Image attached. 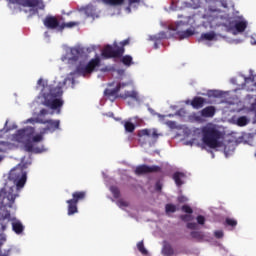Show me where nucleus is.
Returning <instances> with one entry per match:
<instances>
[{
  "label": "nucleus",
  "mask_w": 256,
  "mask_h": 256,
  "mask_svg": "<svg viewBox=\"0 0 256 256\" xmlns=\"http://www.w3.org/2000/svg\"><path fill=\"white\" fill-rule=\"evenodd\" d=\"M10 181H13L16 186L10 187L7 191L2 190L0 192V201L1 206L0 209H3V212L0 213V256H9L11 255V251L13 248L8 246L5 249H1V246L7 241L5 237V229H7V225H9V221H11V212L7 209H11L13 204L15 203V199H17L18 195L15 194V189L19 191L25 187V183H27V173L23 172L21 169L11 170L8 176Z\"/></svg>",
  "instance_id": "nucleus-1"
},
{
  "label": "nucleus",
  "mask_w": 256,
  "mask_h": 256,
  "mask_svg": "<svg viewBox=\"0 0 256 256\" xmlns=\"http://www.w3.org/2000/svg\"><path fill=\"white\" fill-rule=\"evenodd\" d=\"M38 85L42 87L40 97H42V105L45 107H48L49 109H52L53 111H57V114L59 115L61 113V107L64 105V101L61 98L63 95V88L61 86H53L46 84L45 81H43V78H40L37 82Z\"/></svg>",
  "instance_id": "nucleus-2"
},
{
  "label": "nucleus",
  "mask_w": 256,
  "mask_h": 256,
  "mask_svg": "<svg viewBox=\"0 0 256 256\" xmlns=\"http://www.w3.org/2000/svg\"><path fill=\"white\" fill-rule=\"evenodd\" d=\"M223 133L214 125H206L202 128V142L210 149H217L221 147V139Z\"/></svg>",
  "instance_id": "nucleus-3"
},
{
  "label": "nucleus",
  "mask_w": 256,
  "mask_h": 256,
  "mask_svg": "<svg viewBox=\"0 0 256 256\" xmlns=\"http://www.w3.org/2000/svg\"><path fill=\"white\" fill-rule=\"evenodd\" d=\"M33 135H35V128L28 126L26 128L17 130L15 139L19 143H23L24 151H26V153H41L40 150L35 149L33 146V142L31 141V137H33Z\"/></svg>",
  "instance_id": "nucleus-4"
},
{
  "label": "nucleus",
  "mask_w": 256,
  "mask_h": 256,
  "mask_svg": "<svg viewBox=\"0 0 256 256\" xmlns=\"http://www.w3.org/2000/svg\"><path fill=\"white\" fill-rule=\"evenodd\" d=\"M160 135L155 128H145L138 131V141L140 145H155Z\"/></svg>",
  "instance_id": "nucleus-5"
},
{
  "label": "nucleus",
  "mask_w": 256,
  "mask_h": 256,
  "mask_svg": "<svg viewBox=\"0 0 256 256\" xmlns=\"http://www.w3.org/2000/svg\"><path fill=\"white\" fill-rule=\"evenodd\" d=\"M87 197L86 191H75L72 193V199H69L66 201L68 205V212L67 214L69 216L75 215V213H79V208H77V205L79 201H85V198Z\"/></svg>",
  "instance_id": "nucleus-6"
},
{
  "label": "nucleus",
  "mask_w": 256,
  "mask_h": 256,
  "mask_svg": "<svg viewBox=\"0 0 256 256\" xmlns=\"http://www.w3.org/2000/svg\"><path fill=\"white\" fill-rule=\"evenodd\" d=\"M96 67H101V58L99 57L92 58L88 62V65L79 64L76 67V73L82 75V77H86V75H91Z\"/></svg>",
  "instance_id": "nucleus-7"
},
{
  "label": "nucleus",
  "mask_w": 256,
  "mask_h": 256,
  "mask_svg": "<svg viewBox=\"0 0 256 256\" xmlns=\"http://www.w3.org/2000/svg\"><path fill=\"white\" fill-rule=\"evenodd\" d=\"M113 46L106 45L102 50V57L104 59H121L123 54L125 53V48L117 46V44Z\"/></svg>",
  "instance_id": "nucleus-8"
},
{
  "label": "nucleus",
  "mask_w": 256,
  "mask_h": 256,
  "mask_svg": "<svg viewBox=\"0 0 256 256\" xmlns=\"http://www.w3.org/2000/svg\"><path fill=\"white\" fill-rule=\"evenodd\" d=\"M170 29L171 31H175V35L180 41L183 39H188V37H192V35H195V31L191 29L183 31V21L176 22L175 26H171Z\"/></svg>",
  "instance_id": "nucleus-9"
},
{
  "label": "nucleus",
  "mask_w": 256,
  "mask_h": 256,
  "mask_svg": "<svg viewBox=\"0 0 256 256\" xmlns=\"http://www.w3.org/2000/svg\"><path fill=\"white\" fill-rule=\"evenodd\" d=\"M124 87H127V83L119 82L114 88H106L104 90V97H107V99H110V101H115V99L121 98L119 91L124 89Z\"/></svg>",
  "instance_id": "nucleus-10"
},
{
  "label": "nucleus",
  "mask_w": 256,
  "mask_h": 256,
  "mask_svg": "<svg viewBox=\"0 0 256 256\" xmlns=\"http://www.w3.org/2000/svg\"><path fill=\"white\" fill-rule=\"evenodd\" d=\"M43 25L46 29H50L52 31L58 30L61 32V22L56 16L48 15L43 19Z\"/></svg>",
  "instance_id": "nucleus-11"
},
{
  "label": "nucleus",
  "mask_w": 256,
  "mask_h": 256,
  "mask_svg": "<svg viewBox=\"0 0 256 256\" xmlns=\"http://www.w3.org/2000/svg\"><path fill=\"white\" fill-rule=\"evenodd\" d=\"M161 167L160 166H148V165H139L135 169V175H147L149 173H160Z\"/></svg>",
  "instance_id": "nucleus-12"
},
{
  "label": "nucleus",
  "mask_w": 256,
  "mask_h": 256,
  "mask_svg": "<svg viewBox=\"0 0 256 256\" xmlns=\"http://www.w3.org/2000/svg\"><path fill=\"white\" fill-rule=\"evenodd\" d=\"M230 27L234 26V29L238 33H243L247 29V21L243 20V16H237L234 20L229 22Z\"/></svg>",
  "instance_id": "nucleus-13"
},
{
  "label": "nucleus",
  "mask_w": 256,
  "mask_h": 256,
  "mask_svg": "<svg viewBox=\"0 0 256 256\" xmlns=\"http://www.w3.org/2000/svg\"><path fill=\"white\" fill-rule=\"evenodd\" d=\"M186 105H191L193 109H203L207 105V99L201 96H195L192 100H186Z\"/></svg>",
  "instance_id": "nucleus-14"
},
{
  "label": "nucleus",
  "mask_w": 256,
  "mask_h": 256,
  "mask_svg": "<svg viewBox=\"0 0 256 256\" xmlns=\"http://www.w3.org/2000/svg\"><path fill=\"white\" fill-rule=\"evenodd\" d=\"M22 7H38L39 9H45V4L43 0H16Z\"/></svg>",
  "instance_id": "nucleus-15"
},
{
  "label": "nucleus",
  "mask_w": 256,
  "mask_h": 256,
  "mask_svg": "<svg viewBox=\"0 0 256 256\" xmlns=\"http://www.w3.org/2000/svg\"><path fill=\"white\" fill-rule=\"evenodd\" d=\"M42 125H47L44 131H51L53 133V131H57V129H59L61 121L53 119L43 120Z\"/></svg>",
  "instance_id": "nucleus-16"
},
{
  "label": "nucleus",
  "mask_w": 256,
  "mask_h": 256,
  "mask_svg": "<svg viewBox=\"0 0 256 256\" xmlns=\"http://www.w3.org/2000/svg\"><path fill=\"white\" fill-rule=\"evenodd\" d=\"M216 112L217 110L215 109V106H208L202 109L200 114H201V117L211 118V117H215Z\"/></svg>",
  "instance_id": "nucleus-17"
},
{
  "label": "nucleus",
  "mask_w": 256,
  "mask_h": 256,
  "mask_svg": "<svg viewBox=\"0 0 256 256\" xmlns=\"http://www.w3.org/2000/svg\"><path fill=\"white\" fill-rule=\"evenodd\" d=\"M12 230L14 231V233H16V235H21L25 231V226H23V223H21V221L14 220L12 222Z\"/></svg>",
  "instance_id": "nucleus-18"
},
{
  "label": "nucleus",
  "mask_w": 256,
  "mask_h": 256,
  "mask_svg": "<svg viewBox=\"0 0 256 256\" xmlns=\"http://www.w3.org/2000/svg\"><path fill=\"white\" fill-rule=\"evenodd\" d=\"M120 99H134L139 100V94L136 91H126L124 94H120Z\"/></svg>",
  "instance_id": "nucleus-19"
},
{
  "label": "nucleus",
  "mask_w": 256,
  "mask_h": 256,
  "mask_svg": "<svg viewBox=\"0 0 256 256\" xmlns=\"http://www.w3.org/2000/svg\"><path fill=\"white\" fill-rule=\"evenodd\" d=\"M162 255L164 256H172L175 255V250L173 249V246L171 244L164 242L163 248H162Z\"/></svg>",
  "instance_id": "nucleus-20"
},
{
  "label": "nucleus",
  "mask_w": 256,
  "mask_h": 256,
  "mask_svg": "<svg viewBox=\"0 0 256 256\" xmlns=\"http://www.w3.org/2000/svg\"><path fill=\"white\" fill-rule=\"evenodd\" d=\"M182 179H185V173L183 172H176L173 174V180L175 181V184L177 187H181L185 182H183Z\"/></svg>",
  "instance_id": "nucleus-21"
},
{
  "label": "nucleus",
  "mask_w": 256,
  "mask_h": 256,
  "mask_svg": "<svg viewBox=\"0 0 256 256\" xmlns=\"http://www.w3.org/2000/svg\"><path fill=\"white\" fill-rule=\"evenodd\" d=\"M120 58L121 63H123L125 67H131V65H135V62H133V56L131 55H122Z\"/></svg>",
  "instance_id": "nucleus-22"
},
{
  "label": "nucleus",
  "mask_w": 256,
  "mask_h": 256,
  "mask_svg": "<svg viewBox=\"0 0 256 256\" xmlns=\"http://www.w3.org/2000/svg\"><path fill=\"white\" fill-rule=\"evenodd\" d=\"M190 235L192 239H195V241H198V243H201L205 240V234H203V232L192 231Z\"/></svg>",
  "instance_id": "nucleus-23"
},
{
  "label": "nucleus",
  "mask_w": 256,
  "mask_h": 256,
  "mask_svg": "<svg viewBox=\"0 0 256 256\" xmlns=\"http://www.w3.org/2000/svg\"><path fill=\"white\" fill-rule=\"evenodd\" d=\"M70 53L72 55L70 58L71 61H79V57L81 56L79 48H71Z\"/></svg>",
  "instance_id": "nucleus-24"
},
{
  "label": "nucleus",
  "mask_w": 256,
  "mask_h": 256,
  "mask_svg": "<svg viewBox=\"0 0 256 256\" xmlns=\"http://www.w3.org/2000/svg\"><path fill=\"white\" fill-rule=\"evenodd\" d=\"M77 26V22H68V23H61L60 24V33L63 32L64 29H71L73 27Z\"/></svg>",
  "instance_id": "nucleus-25"
},
{
  "label": "nucleus",
  "mask_w": 256,
  "mask_h": 256,
  "mask_svg": "<svg viewBox=\"0 0 256 256\" xmlns=\"http://www.w3.org/2000/svg\"><path fill=\"white\" fill-rule=\"evenodd\" d=\"M215 37H216L215 32H208V33L201 34V39H203L204 41H213Z\"/></svg>",
  "instance_id": "nucleus-26"
},
{
  "label": "nucleus",
  "mask_w": 256,
  "mask_h": 256,
  "mask_svg": "<svg viewBox=\"0 0 256 256\" xmlns=\"http://www.w3.org/2000/svg\"><path fill=\"white\" fill-rule=\"evenodd\" d=\"M102 1L106 5H113V6L123 5V3H125V0H102Z\"/></svg>",
  "instance_id": "nucleus-27"
},
{
  "label": "nucleus",
  "mask_w": 256,
  "mask_h": 256,
  "mask_svg": "<svg viewBox=\"0 0 256 256\" xmlns=\"http://www.w3.org/2000/svg\"><path fill=\"white\" fill-rule=\"evenodd\" d=\"M110 191H111L114 199H119V197H121V191L119 190V188L117 186H111Z\"/></svg>",
  "instance_id": "nucleus-28"
},
{
  "label": "nucleus",
  "mask_w": 256,
  "mask_h": 256,
  "mask_svg": "<svg viewBox=\"0 0 256 256\" xmlns=\"http://www.w3.org/2000/svg\"><path fill=\"white\" fill-rule=\"evenodd\" d=\"M124 128H125V131H127V133H133V131H135V124L127 121L124 124Z\"/></svg>",
  "instance_id": "nucleus-29"
},
{
  "label": "nucleus",
  "mask_w": 256,
  "mask_h": 256,
  "mask_svg": "<svg viewBox=\"0 0 256 256\" xmlns=\"http://www.w3.org/2000/svg\"><path fill=\"white\" fill-rule=\"evenodd\" d=\"M224 224L227 225L228 227L235 228L237 227V220L233 218H226Z\"/></svg>",
  "instance_id": "nucleus-30"
},
{
  "label": "nucleus",
  "mask_w": 256,
  "mask_h": 256,
  "mask_svg": "<svg viewBox=\"0 0 256 256\" xmlns=\"http://www.w3.org/2000/svg\"><path fill=\"white\" fill-rule=\"evenodd\" d=\"M137 249L140 253H142V255H147V249H145V244L143 243V241H140L137 243Z\"/></svg>",
  "instance_id": "nucleus-31"
},
{
  "label": "nucleus",
  "mask_w": 256,
  "mask_h": 256,
  "mask_svg": "<svg viewBox=\"0 0 256 256\" xmlns=\"http://www.w3.org/2000/svg\"><path fill=\"white\" fill-rule=\"evenodd\" d=\"M247 123H249V121L247 120V117H245V116L239 117L237 119V125L239 127H245V125H247Z\"/></svg>",
  "instance_id": "nucleus-32"
},
{
  "label": "nucleus",
  "mask_w": 256,
  "mask_h": 256,
  "mask_svg": "<svg viewBox=\"0 0 256 256\" xmlns=\"http://www.w3.org/2000/svg\"><path fill=\"white\" fill-rule=\"evenodd\" d=\"M165 211L166 213H175V211H177V206H175V204H166Z\"/></svg>",
  "instance_id": "nucleus-33"
},
{
  "label": "nucleus",
  "mask_w": 256,
  "mask_h": 256,
  "mask_svg": "<svg viewBox=\"0 0 256 256\" xmlns=\"http://www.w3.org/2000/svg\"><path fill=\"white\" fill-rule=\"evenodd\" d=\"M41 141H43V134H37L31 137L32 143H41Z\"/></svg>",
  "instance_id": "nucleus-34"
},
{
  "label": "nucleus",
  "mask_w": 256,
  "mask_h": 256,
  "mask_svg": "<svg viewBox=\"0 0 256 256\" xmlns=\"http://www.w3.org/2000/svg\"><path fill=\"white\" fill-rule=\"evenodd\" d=\"M183 213H187L188 215H193V208L189 205H183L182 206Z\"/></svg>",
  "instance_id": "nucleus-35"
},
{
  "label": "nucleus",
  "mask_w": 256,
  "mask_h": 256,
  "mask_svg": "<svg viewBox=\"0 0 256 256\" xmlns=\"http://www.w3.org/2000/svg\"><path fill=\"white\" fill-rule=\"evenodd\" d=\"M26 123H40L43 125V119L37 117V118H29L26 120Z\"/></svg>",
  "instance_id": "nucleus-36"
},
{
  "label": "nucleus",
  "mask_w": 256,
  "mask_h": 256,
  "mask_svg": "<svg viewBox=\"0 0 256 256\" xmlns=\"http://www.w3.org/2000/svg\"><path fill=\"white\" fill-rule=\"evenodd\" d=\"M180 219L182 221H184L185 223L191 221L193 219V217L191 216V214H183L180 216Z\"/></svg>",
  "instance_id": "nucleus-37"
},
{
  "label": "nucleus",
  "mask_w": 256,
  "mask_h": 256,
  "mask_svg": "<svg viewBox=\"0 0 256 256\" xmlns=\"http://www.w3.org/2000/svg\"><path fill=\"white\" fill-rule=\"evenodd\" d=\"M116 205H118L120 208L129 207V203L127 201H124L123 199L118 200L116 202Z\"/></svg>",
  "instance_id": "nucleus-38"
},
{
  "label": "nucleus",
  "mask_w": 256,
  "mask_h": 256,
  "mask_svg": "<svg viewBox=\"0 0 256 256\" xmlns=\"http://www.w3.org/2000/svg\"><path fill=\"white\" fill-rule=\"evenodd\" d=\"M196 221H197L198 225H205V216L198 215L196 217Z\"/></svg>",
  "instance_id": "nucleus-39"
},
{
  "label": "nucleus",
  "mask_w": 256,
  "mask_h": 256,
  "mask_svg": "<svg viewBox=\"0 0 256 256\" xmlns=\"http://www.w3.org/2000/svg\"><path fill=\"white\" fill-rule=\"evenodd\" d=\"M224 233L222 230H217L214 232V237H216V239H223Z\"/></svg>",
  "instance_id": "nucleus-40"
},
{
  "label": "nucleus",
  "mask_w": 256,
  "mask_h": 256,
  "mask_svg": "<svg viewBox=\"0 0 256 256\" xmlns=\"http://www.w3.org/2000/svg\"><path fill=\"white\" fill-rule=\"evenodd\" d=\"M129 43H131V39H126V40H123L122 42H120V47H122L123 49H125V46L126 45H129Z\"/></svg>",
  "instance_id": "nucleus-41"
},
{
  "label": "nucleus",
  "mask_w": 256,
  "mask_h": 256,
  "mask_svg": "<svg viewBox=\"0 0 256 256\" xmlns=\"http://www.w3.org/2000/svg\"><path fill=\"white\" fill-rule=\"evenodd\" d=\"M187 229H197V223L189 222L187 223Z\"/></svg>",
  "instance_id": "nucleus-42"
},
{
  "label": "nucleus",
  "mask_w": 256,
  "mask_h": 256,
  "mask_svg": "<svg viewBox=\"0 0 256 256\" xmlns=\"http://www.w3.org/2000/svg\"><path fill=\"white\" fill-rule=\"evenodd\" d=\"M156 191H161L163 189V184L160 181L156 182L155 184Z\"/></svg>",
  "instance_id": "nucleus-43"
},
{
  "label": "nucleus",
  "mask_w": 256,
  "mask_h": 256,
  "mask_svg": "<svg viewBox=\"0 0 256 256\" xmlns=\"http://www.w3.org/2000/svg\"><path fill=\"white\" fill-rule=\"evenodd\" d=\"M179 203H187L189 199L186 196H181L178 198Z\"/></svg>",
  "instance_id": "nucleus-44"
},
{
  "label": "nucleus",
  "mask_w": 256,
  "mask_h": 256,
  "mask_svg": "<svg viewBox=\"0 0 256 256\" xmlns=\"http://www.w3.org/2000/svg\"><path fill=\"white\" fill-rule=\"evenodd\" d=\"M49 113V111H47V109L43 108L40 110L39 115H41L42 117H45V115H47Z\"/></svg>",
  "instance_id": "nucleus-45"
},
{
  "label": "nucleus",
  "mask_w": 256,
  "mask_h": 256,
  "mask_svg": "<svg viewBox=\"0 0 256 256\" xmlns=\"http://www.w3.org/2000/svg\"><path fill=\"white\" fill-rule=\"evenodd\" d=\"M221 5L224 7V9H227L229 7V3L227 0H220Z\"/></svg>",
  "instance_id": "nucleus-46"
},
{
  "label": "nucleus",
  "mask_w": 256,
  "mask_h": 256,
  "mask_svg": "<svg viewBox=\"0 0 256 256\" xmlns=\"http://www.w3.org/2000/svg\"><path fill=\"white\" fill-rule=\"evenodd\" d=\"M245 81H246V83H249V81L254 83L255 82V76H250V77L246 78Z\"/></svg>",
  "instance_id": "nucleus-47"
},
{
  "label": "nucleus",
  "mask_w": 256,
  "mask_h": 256,
  "mask_svg": "<svg viewBox=\"0 0 256 256\" xmlns=\"http://www.w3.org/2000/svg\"><path fill=\"white\" fill-rule=\"evenodd\" d=\"M129 5H133L135 3H141V0H128Z\"/></svg>",
  "instance_id": "nucleus-48"
},
{
  "label": "nucleus",
  "mask_w": 256,
  "mask_h": 256,
  "mask_svg": "<svg viewBox=\"0 0 256 256\" xmlns=\"http://www.w3.org/2000/svg\"><path fill=\"white\" fill-rule=\"evenodd\" d=\"M170 9L172 11H177V7H175V2H172V5L170 6Z\"/></svg>",
  "instance_id": "nucleus-49"
},
{
  "label": "nucleus",
  "mask_w": 256,
  "mask_h": 256,
  "mask_svg": "<svg viewBox=\"0 0 256 256\" xmlns=\"http://www.w3.org/2000/svg\"><path fill=\"white\" fill-rule=\"evenodd\" d=\"M159 35L161 39H165V32H161Z\"/></svg>",
  "instance_id": "nucleus-50"
},
{
  "label": "nucleus",
  "mask_w": 256,
  "mask_h": 256,
  "mask_svg": "<svg viewBox=\"0 0 256 256\" xmlns=\"http://www.w3.org/2000/svg\"><path fill=\"white\" fill-rule=\"evenodd\" d=\"M108 87H115V82L109 83Z\"/></svg>",
  "instance_id": "nucleus-51"
},
{
  "label": "nucleus",
  "mask_w": 256,
  "mask_h": 256,
  "mask_svg": "<svg viewBox=\"0 0 256 256\" xmlns=\"http://www.w3.org/2000/svg\"><path fill=\"white\" fill-rule=\"evenodd\" d=\"M1 161H3V157L2 156H0V163H1Z\"/></svg>",
  "instance_id": "nucleus-52"
},
{
  "label": "nucleus",
  "mask_w": 256,
  "mask_h": 256,
  "mask_svg": "<svg viewBox=\"0 0 256 256\" xmlns=\"http://www.w3.org/2000/svg\"><path fill=\"white\" fill-rule=\"evenodd\" d=\"M254 45H256V41L254 42Z\"/></svg>",
  "instance_id": "nucleus-53"
}]
</instances>
